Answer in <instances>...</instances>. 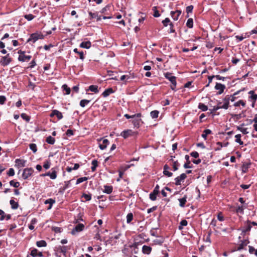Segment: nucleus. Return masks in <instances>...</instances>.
Masks as SVG:
<instances>
[{
  "label": "nucleus",
  "mask_w": 257,
  "mask_h": 257,
  "mask_svg": "<svg viewBox=\"0 0 257 257\" xmlns=\"http://www.w3.org/2000/svg\"><path fill=\"white\" fill-rule=\"evenodd\" d=\"M241 136L240 134H238L235 136V142L238 143L240 145H242L243 144V142L241 140L240 138Z\"/></svg>",
  "instance_id": "obj_34"
},
{
  "label": "nucleus",
  "mask_w": 257,
  "mask_h": 257,
  "mask_svg": "<svg viewBox=\"0 0 257 257\" xmlns=\"http://www.w3.org/2000/svg\"><path fill=\"white\" fill-rule=\"evenodd\" d=\"M153 10L154 11L153 16L156 18H158L160 16L159 12L157 10L156 7H153Z\"/></svg>",
  "instance_id": "obj_50"
},
{
  "label": "nucleus",
  "mask_w": 257,
  "mask_h": 257,
  "mask_svg": "<svg viewBox=\"0 0 257 257\" xmlns=\"http://www.w3.org/2000/svg\"><path fill=\"white\" fill-rule=\"evenodd\" d=\"M54 112H55L54 114H55V116H57V117L58 118V119L59 120H60L63 118V116L62 113L59 110L54 109Z\"/></svg>",
  "instance_id": "obj_40"
},
{
  "label": "nucleus",
  "mask_w": 257,
  "mask_h": 257,
  "mask_svg": "<svg viewBox=\"0 0 257 257\" xmlns=\"http://www.w3.org/2000/svg\"><path fill=\"white\" fill-rule=\"evenodd\" d=\"M91 43L90 41H85L82 42L80 45V47L82 48L89 49L91 47Z\"/></svg>",
  "instance_id": "obj_17"
},
{
  "label": "nucleus",
  "mask_w": 257,
  "mask_h": 257,
  "mask_svg": "<svg viewBox=\"0 0 257 257\" xmlns=\"http://www.w3.org/2000/svg\"><path fill=\"white\" fill-rule=\"evenodd\" d=\"M130 78V77L129 75H122L120 78V79L121 81H124L125 80H128Z\"/></svg>",
  "instance_id": "obj_64"
},
{
  "label": "nucleus",
  "mask_w": 257,
  "mask_h": 257,
  "mask_svg": "<svg viewBox=\"0 0 257 257\" xmlns=\"http://www.w3.org/2000/svg\"><path fill=\"white\" fill-rule=\"evenodd\" d=\"M109 143V141L107 139H103L102 143H99V147L101 150H103L106 148Z\"/></svg>",
  "instance_id": "obj_15"
},
{
  "label": "nucleus",
  "mask_w": 257,
  "mask_h": 257,
  "mask_svg": "<svg viewBox=\"0 0 257 257\" xmlns=\"http://www.w3.org/2000/svg\"><path fill=\"white\" fill-rule=\"evenodd\" d=\"M46 142L49 144L53 145L55 142V139L52 136H50L47 137Z\"/></svg>",
  "instance_id": "obj_32"
},
{
  "label": "nucleus",
  "mask_w": 257,
  "mask_h": 257,
  "mask_svg": "<svg viewBox=\"0 0 257 257\" xmlns=\"http://www.w3.org/2000/svg\"><path fill=\"white\" fill-rule=\"evenodd\" d=\"M159 192V186L157 185L153 191L150 194V199L152 201L156 200L157 195Z\"/></svg>",
  "instance_id": "obj_10"
},
{
  "label": "nucleus",
  "mask_w": 257,
  "mask_h": 257,
  "mask_svg": "<svg viewBox=\"0 0 257 257\" xmlns=\"http://www.w3.org/2000/svg\"><path fill=\"white\" fill-rule=\"evenodd\" d=\"M15 166L18 168L24 167L26 166V161L23 159H17L15 160Z\"/></svg>",
  "instance_id": "obj_12"
},
{
  "label": "nucleus",
  "mask_w": 257,
  "mask_h": 257,
  "mask_svg": "<svg viewBox=\"0 0 257 257\" xmlns=\"http://www.w3.org/2000/svg\"><path fill=\"white\" fill-rule=\"evenodd\" d=\"M159 114V111L158 110H155L152 111L150 113V115L152 118H156L158 117V115Z\"/></svg>",
  "instance_id": "obj_36"
},
{
  "label": "nucleus",
  "mask_w": 257,
  "mask_h": 257,
  "mask_svg": "<svg viewBox=\"0 0 257 257\" xmlns=\"http://www.w3.org/2000/svg\"><path fill=\"white\" fill-rule=\"evenodd\" d=\"M244 125V124L242 123L240 126H237V129L240 131L243 134L246 135L248 134V132L247 131V128H243L242 126Z\"/></svg>",
  "instance_id": "obj_27"
},
{
  "label": "nucleus",
  "mask_w": 257,
  "mask_h": 257,
  "mask_svg": "<svg viewBox=\"0 0 257 257\" xmlns=\"http://www.w3.org/2000/svg\"><path fill=\"white\" fill-rule=\"evenodd\" d=\"M7 174L10 176H13L15 175V171L13 168H10Z\"/></svg>",
  "instance_id": "obj_59"
},
{
  "label": "nucleus",
  "mask_w": 257,
  "mask_h": 257,
  "mask_svg": "<svg viewBox=\"0 0 257 257\" xmlns=\"http://www.w3.org/2000/svg\"><path fill=\"white\" fill-rule=\"evenodd\" d=\"M71 185V180L65 181L64 182V186L63 187V190H65L70 187Z\"/></svg>",
  "instance_id": "obj_49"
},
{
  "label": "nucleus",
  "mask_w": 257,
  "mask_h": 257,
  "mask_svg": "<svg viewBox=\"0 0 257 257\" xmlns=\"http://www.w3.org/2000/svg\"><path fill=\"white\" fill-rule=\"evenodd\" d=\"M44 203L45 204H49V206L48 207V209L49 210L52 208L53 204L55 203V200L52 198H49L46 200Z\"/></svg>",
  "instance_id": "obj_18"
},
{
  "label": "nucleus",
  "mask_w": 257,
  "mask_h": 257,
  "mask_svg": "<svg viewBox=\"0 0 257 257\" xmlns=\"http://www.w3.org/2000/svg\"><path fill=\"white\" fill-rule=\"evenodd\" d=\"M84 228V225L83 224L78 223L71 231V233L73 235H75L77 233L83 230Z\"/></svg>",
  "instance_id": "obj_8"
},
{
  "label": "nucleus",
  "mask_w": 257,
  "mask_h": 257,
  "mask_svg": "<svg viewBox=\"0 0 257 257\" xmlns=\"http://www.w3.org/2000/svg\"><path fill=\"white\" fill-rule=\"evenodd\" d=\"M10 203L11 205V208L13 209H16L19 207L18 203L14 201V200L11 199L10 201Z\"/></svg>",
  "instance_id": "obj_30"
},
{
  "label": "nucleus",
  "mask_w": 257,
  "mask_h": 257,
  "mask_svg": "<svg viewBox=\"0 0 257 257\" xmlns=\"http://www.w3.org/2000/svg\"><path fill=\"white\" fill-rule=\"evenodd\" d=\"M181 14V11L177 10L176 11H171L170 14L173 20L174 21H177L178 20L179 17Z\"/></svg>",
  "instance_id": "obj_14"
},
{
  "label": "nucleus",
  "mask_w": 257,
  "mask_h": 257,
  "mask_svg": "<svg viewBox=\"0 0 257 257\" xmlns=\"http://www.w3.org/2000/svg\"><path fill=\"white\" fill-rule=\"evenodd\" d=\"M178 200L179 202L180 206L181 207H184L185 206V203L187 202V196H184L183 198H179Z\"/></svg>",
  "instance_id": "obj_23"
},
{
  "label": "nucleus",
  "mask_w": 257,
  "mask_h": 257,
  "mask_svg": "<svg viewBox=\"0 0 257 257\" xmlns=\"http://www.w3.org/2000/svg\"><path fill=\"white\" fill-rule=\"evenodd\" d=\"M164 76L166 79L171 82L172 84L171 85V89L174 91H176L177 85L176 77L174 76H173L172 73L170 72H166L164 73Z\"/></svg>",
  "instance_id": "obj_1"
},
{
  "label": "nucleus",
  "mask_w": 257,
  "mask_h": 257,
  "mask_svg": "<svg viewBox=\"0 0 257 257\" xmlns=\"http://www.w3.org/2000/svg\"><path fill=\"white\" fill-rule=\"evenodd\" d=\"M38 250L36 248H34L31 250L30 255L33 257H36L37 256Z\"/></svg>",
  "instance_id": "obj_57"
},
{
  "label": "nucleus",
  "mask_w": 257,
  "mask_h": 257,
  "mask_svg": "<svg viewBox=\"0 0 257 257\" xmlns=\"http://www.w3.org/2000/svg\"><path fill=\"white\" fill-rule=\"evenodd\" d=\"M212 133V131L210 130L209 129H206L205 130L203 134L201 135V137L206 140L207 139V136L208 135L211 134Z\"/></svg>",
  "instance_id": "obj_26"
},
{
  "label": "nucleus",
  "mask_w": 257,
  "mask_h": 257,
  "mask_svg": "<svg viewBox=\"0 0 257 257\" xmlns=\"http://www.w3.org/2000/svg\"><path fill=\"white\" fill-rule=\"evenodd\" d=\"M163 174L164 175L169 177H171L173 175V173L169 172L168 170L163 171Z\"/></svg>",
  "instance_id": "obj_62"
},
{
  "label": "nucleus",
  "mask_w": 257,
  "mask_h": 257,
  "mask_svg": "<svg viewBox=\"0 0 257 257\" xmlns=\"http://www.w3.org/2000/svg\"><path fill=\"white\" fill-rule=\"evenodd\" d=\"M104 188V189L103 191L104 193L109 194L112 192L113 187L112 186L105 185Z\"/></svg>",
  "instance_id": "obj_21"
},
{
  "label": "nucleus",
  "mask_w": 257,
  "mask_h": 257,
  "mask_svg": "<svg viewBox=\"0 0 257 257\" xmlns=\"http://www.w3.org/2000/svg\"><path fill=\"white\" fill-rule=\"evenodd\" d=\"M34 172V170L32 168H25L23 170L22 177L24 179H27L29 177H30Z\"/></svg>",
  "instance_id": "obj_5"
},
{
  "label": "nucleus",
  "mask_w": 257,
  "mask_h": 257,
  "mask_svg": "<svg viewBox=\"0 0 257 257\" xmlns=\"http://www.w3.org/2000/svg\"><path fill=\"white\" fill-rule=\"evenodd\" d=\"M10 184L11 186H13L15 188H18L20 186V183L19 182H16L14 180H11L10 182Z\"/></svg>",
  "instance_id": "obj_46"
},
{
  "label": "nucleus",
  "mask_w": 257,
  "mask_h": 257,
  "mask_svg": "<svg viewBox=\"0 0 257 257\" xmlns=\"http://www.w3.org/2000/svg\"><path fill=\"white\" fill-rule=\"evenodd\" d=\"M24 18L28 21H31L34 18V16L32 14L26 15Z\"/></svg>",
  "instance_id": "obj_55"
},
{
  "label": "nucleus",
  "mask_w": 257,
  "mask_h": 257,
  "mask_svg": "<svg viewBox=\"0 0 257 257\" xmlns=\"http://www.w3.org/2000/svg\"><path fill=\"white\" fill-rule=\"evenodd\" d=\"M215 89L216 90H219V91L217 92L218 94H221L222 93L225 89V86L224 84L219 83H216Z\"/></svg>",
  "instance_id": "obj_13"
},
{
  "label": "nucleus",
  "mask_w": 257,
  "mask_h": 257,
  "mask_svg": "<svg viewBox=\"0 0 257 257\" xmlns=\"http://www.w3.org/2000/svg\"><path fill=\"white\" fill-rule=\"evenodd\" d=\"M73 51L79 55L80 59L83 60L84 59V54L83 51H78L77 48L74 49Z\"/></svg>",
  "instance_id": "obj_42"
},
{
  "label": "nucleus",
  "mask_w": 257,
  "mask_h": 257,
  "mask_svg": "<svg viewBox=\"0 0 257 257\" xmlns=\"http://www.w3.org/2000/svg\"><path fill=\"white\" fill-rule=\"evenodd\" d=\"M179 163L177 162V161H175L173 165V168L174 171H176L178 170V166H179Z\"/></svg>",
  "instance_id": "obj_61"
},
{
  "label": "nucleus",
  "mask_w": 257,
  "mask_h": 257,
  "mask_svg": "<svg viewBox=\"0 0 257 257\" xmlns=\"http://www.w3.org/2000/svg\"><path fill=\"white\" fill-rule=\"evenodd\" d=\"M12 59L10 56V54H8L6 56H3L0 60V64L2 66H6L10 64Z\"/></svg>",
  "instance_id": "obj_4"
},
{
  "label": "nucleus",
  "mask_w": 257,
  "mask_h": 257,
  "mask_svg": "<svg viewBox=\"0 0 257 257\" xmlns=\"http://www.w3.org/2000/svg\"><path fill=\"white\" fill-rule=\"evenodd\" d=\"M136 135H137L136 132L129 129L122 131L120 134V136L124 139H126L130 136H133Z\"/></svg>",
  "instance_id": "obj_6"
},
{
  "label": "nucleus",
  "mask_w": 257,
  "mask_h": 257,
  "mask_svg": "<svg viewBox=\"0 0 257 257\" xmlns=\"http://www.w3.org/2000/svg\"><path fill=\"white\" fill-rule=\"evenodd\" d=\"M50 167V161L49 160H47L46 161L44 165H43V167L45 169H48Z\"/></svg>",
  "instance_id": "obj_56"
},
{
  "label": "nucleus",
  "mask_w": 257,
  "mask_h": 257,
  "mask_svg": "<svg viewBox=\"0 0 257 257\" xmlns=\"http://www.w3.org/2000/svg\"><path fill=\"white\" fill-rule=\"evenodd\" d=\"M133 219V214L132 213H129L126 215V222L130 223Z\"/></svg>",
  "instance_id": "obj_44"
},
{
  "label": "nucleus",
  "mask_w": 257,
  "mask_h": 257,
  "mask_svg": "<svg viewBox=\"0 0 257 257\" xmlns=\"http://www.w3.org/2000/svg\"><path fill=\"white\" fill-rule=\"evenodd\" d=\"M82 197L85 198L86 201H89L91 199V195L89 194H83Z\"/></svg>",
  "instance_id": "obj_58"
},
{
  "label": "nucleus",
  "mask_w": 257,
  "mask_h": 257,
  "mask_svg": "<svg viewBox=\"0 0 257 257\" xmlns=\"http://www.w3.org/2000/svg\"><path fill=\"white\" fill-rule=\"evenodd\" d=\"M188 224V222L187 220L184 219L181 221L180 223V225L179 226V229L180 230L183 228V226H187Z\"/></svg>",
  "instance_id": "obj_43"
},
{
  "label": "nucleus",
  "mask_w": 257,
  "mask_h": 257,
  "mask_svg": "<svg viewBox=\"0 0 257 257\" xmlns=\"http://www.w3.org/2000/svg\"><path fill=\"white\" fill-rule=\"evenodd\" d=\"M90 100H89L82 99L80 101L79 104L82 107H84L86 105H87L90 102Z\"/></svg>",
  "instance_id": "obj_35"
},
{
  "label": "nucleus",
  "mask_w": 257,
  "mask_h": 257,
  "mask_svg": "<svg viewBox=\"0 0 257 257\" xmlns=\"http://www.w3.org/2000/svg\"><path fill=\"white\" fill-rule=\"evenodd\" d=\"M36 245L39 247H45L47 246V242L44 240L37 241L36 242Z\"/></svg>",
  "instance_id": "obj_28"
},
{
  "label": "nucleus",
  "mask_w": 257,
  "mask_h": 257,
  "mask_svg": "<svg viewBox=\"0 0 257 257\" xmlns=\"http://www.w3.org/2000/svg\"><path fill=\"white\" fill-rule=\"evenodd\" d=\"M62 88L63 91H65V92H64V94L68 95L70 93V88L68 86L67 84L63 85Z\"/></svg>",
  "instance_id": "obj_24"
},
{
  "label": "nucleus",
  "mask_w": 257,
  "mask_h": 257,
  "mask_svg": "<svg viewBox=\"0 0 257 257\" xmlns=\"http://www.w3.org/2000/svg\"><path fill=\"white\" fill-rule=\"evenodd\" d=\"M249 243V241L246 240L241 241V243L239 245L238 247L237 248V250H240L243 248L244 246L247 245V244Z\"/></svg>",
  "instance_id": "obj_25"
},
{
  "label": "nucleus",
  "mask_w": 257,
  "mask_h": 257,
  "mask_svg": "<svg viewBox=\"0 0 257 257\" xmlns=\"http://www.w3.org/2000/svg\"><path fill=\"white\" fill-rule=\"evenodd\" d=\"M198 108L201 109L203 111H205L207 110L208 107L207 105H205L202 103H199L198 105Z\"/></svg>",
  "instance_id": "obj_38"
},
{
  "label": "nucleus",
  "mask_w": 257,
  "mask_h": 257,
  "mask_svg": "<svg viewBox=\"0 0 257 257\" xmlns=\"http://www.w3.org/2000/svg\"><path fill=\"white\" fill-rule=\"evenodd\" d=\"M243 210H244V207L243 206H239L236 208V212L237 213H240L243 214Z\"/></svg>",
  "instance_id": "obj_54"
},
{
  "label": "nucleus",
  "mask_w": 257,
  "mask_h": 257,
  "mask_svg": "<svg viewBox=\"0 0 257 257\" xmlns=\"http://www.w3.org/2000/svg\"><path fill=\"white\" fill-rule=\"evenodd\" d=\"M162 23L164 27H167L169 25L170 23H171L170 20L168 18H166L165 20H163Z\"/></svg>",
  "instance_id": "obj_45"
},
{
  "label": "nucleus",
  "mask_w": 257,
  "mask_h": 257,
  "mask_svg": "<svg viewBox=\"0 0 257 257\" xmlns=\"http://www.w3.org/2000/svg\"><path fill=\"white\" fill-rule=\"evenodd\" d=\"M83 219H82V215L79 213L78 215V216H77V218H75L74 219V222L75 223H79V222L80 221H83Z\"/></svg>",
  "instance_id": "obj_53"
},
{
  "label": "nucleus",
  "mask_w": 257,
  "mask_h": 257,
  "mask_svg": "<svg viewBox=\"0 0 257 257\" xmlns=\"http://www.w3.org/2000/svg\"><path fill=\"white\" fill-rule=\"evenodd\" d=\"M248 93L251 94L250 97L253 100V103H255L257 100V94H254L253 91L252 90L250 91Z\"/></svg>",
  "instance_id": "obj_37"
},
{
  "label": "nucleus",
  "mask_w": 257,
  "mask_h": 257,
  "mask_svg": "<svg viewBox=\"0 0 257 257\" xmlns=\"http://www.w3.org/2000/svg\"><path fill=\"white\" fill-rule=\"evenodd\" d=\"M30 149L33 152V153H36L37 151V146L35 144H30Z\"/></svg>",
  "instance_id": "obj_52"
},
{
  "label": "nucleus",
  "mask_w": 257,
  "mask_h": 257,
  "mask_svg": "<svg viewBox=\"0 0 257 257\" xmlns=\"http://www.w3.org/2000/svg\"><path fill=\"white\" fill-rule=\"evenodd\" d=\"M186 26L189 28H192L193 27V20L192 18H189L188 19L187 23H186Z\"/></svg>",
  "instance_id": "obj_41"
},
{
  "label": "nucleus",
  "mask_w": 257,
  "mask_h": 257,
  "mask_svg": "<svg viewBox=\"0 0 257 257\" xmlns=\"http://www.w3.org/2000/svg\"><path fill=\"white\" fill-rule=\"evenodd\" d=\"M124 116L126 118L129 119V118H133V117H135L136 116L141 117L142 116V114L141 113H137V114H134V115H130L128 114H125L124 115Z\"/></svg>",
  "instance_id": "obj_39"
},
{
  "label": "nucleus",
  "mask_w": 257,
  "mask_h": 257,
  "mask_svg": "<svg viewBox=\"0 0 257 257\" xmlns=\"http://www.w3.org/2000/svg\"><path fill=\"white\" fill-rule=\"evenodd\" d=\"M18 53L20 54L18 60L20 61L28 62L31 58V56L26 55L25 54V52H22L21 51H20Z\"/></svg>",
  "instance_id": "obj_7"
},
{
  "label": "nucleus",
  "mask_w": 257,
  "mask_h": 257,
  "mask_svg": "<svg viewBox=\"0 0 257 257\" xmlns=\"http://www.w3.org/2000/svg\"><path fill=\"white\" fill-rule=\"evenodd\" d=\"M141 117L136 116L135 117H133V120H132V122L133 123L134 126L135 127L139 128L141 125V124L143 123L142 121Z\"/></svg>",
  "instance_id": "obj_9"
},
{
  "label": "nucleus",
  "mask_w": 257,
  "mask_h": 257,
  "mask_svg": "<svg viewBox=\"0 0 257 257\" xmlns=\"http://www.w3.org/2000/svg\"><path fill=\"white\" fill-rule=\"evenodd\" d=\"M152 248L146 245H143L142 247V251L144 253L149 254L151 253Z\"/></svg>",
  "instance_id": "obj_19"
},
{
  "label": "nucleus",
  "mask_w": 257,
  "mask_h": 257,
  "mask_svg": "<svg viewBox=\"0 0 257 257\" xmlns=\"http://www.w3.org/2000/svg\"><path fill=\"white\" fill-rule=\"evenodd\" d=\"M89 15L90 17V19H96L97 21H100L101 19V17L98 15L97 13H92L91 12H89Z\"/></svg>",
  "instance_id": "obj_16"
},
{
  "label": "nucleus",
  "mask_w": 257,
  "mask_h": 257,
  "mask_svg": "<svg viewBox=\"0 0 257 257\" xmlns=\"http://www.w3.org/2000/svg\"><path fill=\"white\" fill-rule=\"evenodd\" d=\"M193 9V6L192 5L189 6L186 8V13L189 14V13H192V10Z\"/></svg>",
  "instance_id": "obj_60"
},
{
  "label": "nucleus",
  "mask_w": 257,
  "mask_h": 257,
  "mask_svg": "<svg viewBox=\"0 0 257 257\" xmlns=\"http://www.w3.org/2000/svg\"><path fill=\"white\" fill-rule=\"evenodd\" d=\"M240 105H241L242 106L244 107L245 105V103L243 100H240L234 104V106H239Z\"/></svg>",
  "instance_id": "obj_48"
},
{
  "label": "nucleus",
  "mask_w": 257,
  "mask_h": 257,
  "mask_svg": "<svg viewBox=\"0 0 257 257\" xmlns=\"http://www.w3.org/2000/svg\"><path fill=\"white\" fill-rule=\"evenodd\" d=\"M21 116L24 120H25L27 122H29L30 120V117L26 113H22Z\"/></svg>",
  "instance_id": "obj_47"
},
{
  "label": "nucleus",
  "mask_w": 257,
  "mask_h": 257,
  "mask_svg": "<svg viewBox=\"0 0 257 257\" xmlns=\"http://www.w3.org/2000/svg\"><path fill=\"white\" fill-rule=\"evenodd\" d=\"M52 172L51 173V176L50 178L51 179H55L57 178V171L56 168H52L51 169Z\"/></svg>",
  "instance_id": "obj_33"
},
{
  "label": "nucleus",
  "mask_w": 257,
  "mask_h": 257,
  "mask_svg": "<svg viewBox=\"0 0 257 257\" xmlns=\"http://www.w3.org/2000/svg\"><path fill=\"white\" fill-rule=\"evenodd\" d=\"M87 180H88V178L86 177L79 178L77 180L76 184H80V183H81L84 181H85Z\"/></svg>",
  "instance_id": "obj_51"
},
{
  "label": "nucleus",
  "mask_w": 257,
  "mask_h": 257,
  "mask_svg": "<svg viewBox=\"0 0 257 257\" xmlns=\"http://www.w3.org/2000/svg\"><path fill=\"white\" fill-rule=\"evenodd\" d=\"M191 156L193 158H197L199 157V154L196 151L192 152L190 153Z\"/></svg>",
  "instance_id": "obj_63"
},
{
  "label": "nucleus",
  "mask_w": 257,
  "mask_h": 257,
  "mask_svg": "<svg viewBox=\"0 0 257 257\" xmlns=\"http://www.w3.org/2000/svg\"><path fill=\"white\" fill-rule=\"evenodd\" d=\"M187 175L185 173L181 174L179 176H178L175 179V185L177 186L180 185L182 182L186 178Z\"/></svg>",
  "instance_id": "obj_11"
},
{
  "label": "nucleus",
  "mask_w": 257,
  "mask_h": 257,
  "mask_svg": "<svg viewBox=\"0 0 257 257\" xmlns=\"http://www.w3.org/2000/svg\"><path fill=\"white\" fill-rule=\"evenodd\" d=\"M223 101L224 102L223 103V106H221V102H218L217 106H213V107L212 109V111L215 112L216 110H217L219 109H221V108L227 109L228 108V106H229V99H227L226 97L223 99Z\"/></svg>",
  "instance_id": "obj_2"
},
{
  "label": "nucleus",
  "mask_w": 257,
  "mask_h": 257,
  "mask_svg": "<svg viewBox=\"0 0 257 257\" xmlns=\"http://www.w3.org/2000/svg\"><path fill=\"white\" fill-rule=\"evenodd\" d=\"M44 36L43 34L39 33H33L31 35L30 37L28 40V42H32L33 43H35L39 39H43Z\"/></svg>",
  "instance_id": "obj_3"
},
{
  "label": "nucleus",
  "mask_w": 257,
  "mask_h": 257,
  "mask_svg": "<svg viewBox=\"0 0 257 257\" xmlns=\"http://www.w3.org/2000/svg\"><path fill=\"white\" fill-rule=\"evenodd\" d=\"M90 91L93 92L95 93H97L99 92L98 89V86L97 85H92L89 86V88L88 89Z\"/></svg>",
  "instance_id": "obj_29"
},
{
  "label": "nucleus",
  "mask_w": 257,
  "mask_h": 257,
  "mask_svg": "<svg viewBox=\"0 0 257 257\" xmlns=\"http://www.w3.org/2000/svg\"><path fill=\"white\" fill-rule=\"evenodd\" d=\"M92 166L91 167V171L94 172L96 170V167L98 166V162L96 160H93L91 162Z\"/></svg>",
  "instance_id": "obj_31"
},
{
  "label": "nucleus",
  "mask_w": 257,
  "mask_h": 257,
  "mask_svg": "<svg viewBox=\"0 0 257 257\" xmlns=\"http://www.w3.org/2000/svg\"><path fill=\"white\" fill-rule=\"evenodd\" d=\"M185 159L186 160V163L184 164V167L185 169L191 168L192 166L190 165V161H189V156L187 155L185 156Z\"/></svg>",
  "instance_id": "obj_22"
},
{
  "label": "nucleus",
  "mask_w": 257,
  "mask_h": 257,
  "mask_svg": "<svg viewBox=\"0 0 257 257\" xmlns=\"http://www.w3.org/2000/svg\"><path fill=\"white\" fill-rule=\"evenodd\" d=\"M112 93H113V89L111 88H109L105 90L102 93V95L104 97H106Z\"/></svg>",
  "instance_id": "obj_20"
}]
</instances>
